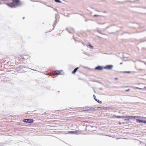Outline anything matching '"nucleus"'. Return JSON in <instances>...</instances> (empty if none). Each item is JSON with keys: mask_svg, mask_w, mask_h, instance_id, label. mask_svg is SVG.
Wrapping results in <instances>:
<instances>
[{"mask_svg": "<svg viewBox=\"0 0 146 146\" xmlns=\"http://www.w3.org/2000/svg\"><path fill=\"white\" fill-rule=\"evenodd\" d=\"M113 66L112 65H107L104 67V68L106 69L111 70L113 67Z\"/></svg>", "mask_w": 146, "mask_h": 146, "instance_id": "nucleus-1", "label": "nucleus"}, {"mask_svg": "<svg viewBox=\"0 0 146 146\" xmlns=\"http://www.w3.org/2000/svg\"><path fill=\"white\" fill-rule=\"evenodd\" d=\"M24 122L29 123H32L33 121V120L32 119H25L23 120Z\"/></svg>", "mask_w": 146, "mask_h": 146, "instance_id": "nucleus-2", "label": "nucleus"}, {"mask_svg": "<svg viewBox=\"0 0 146 146\" xmlns=\"http://www.w3.org/2000/svg\"><path fill=\"white\" fill-rule=\"evenodd\" d=\"M6 4L11 8H14L16 6V5L14 4L13 3H7Z\"/></svg>", "mask_w": 146, "mask_h": 146, "instance_id": "nucleus-3", "label": "nucleus"}, {"mask_svg": "<svg viewBox=\"0 0 146 146\" xmlns=\"http://www.w3.org/2000/svg\"><path fill=\"white\" fill-rule=\"evenodd\" d=\"M103 68H104L103 66H98L96 67L95 69L96 70H103Z\"/></svg>", "mask_w": 146, "mask_h": 146, "instance_id": "nucleus-4", "label": "nucleus"}, {"mask_svg": "<svg viewBox=\"0 0 146 146\" xmlns=\"http://www.w3.org/2000/svg\"><path fill=\"white\" fill-rule=\"evenodd\" d=\"M62 70H57L55 71V72H54V75H57V74H61V73L62 72Z\"/></svg>", "mask_w": 146, "mask_h": 146, "instance_id": "nucleus-5", "label": "nucleus"}, {"mask_svg": "<svg viewBox=\"0 0 146 146\" xmlns=\"http://www.w3.org/2000/svg\"><path fill=\"white\" fill-rule=\"evenodd\" d=\"M137 122L138 123H146V121L145 120H142L140 119H136Z\"/></svg>", "mask_w": 146, "mask_h": 146, "instance_id": "nucleus-6", "label": "nucleus"}, {"mask_svg": "<svg viewBox=\"0 0 146 146\" xmlns=\"http://www.w3.org/2000/svg\"><path fill=\"white\" fill-rule=\"evenodd\" d=\"M139 117L137 116H130V119H135L136 118H139Z\"/></svg>", "mask_w": 146, "mask_h": 146, "instance_id": "nucleus-7", "label": "nucleus"}, {"mask_svg": "<svg viewBox=\"0 0 146 146\" xmlns=\"http://www.w3.org/2000/svg\"><path fill=\"white\" fill-rule=\"evenodd\" d=\"M77 133V131H71L68 132L69 133H70L72 134H76Z\"/></svg>", "mask_w": 146, "mask_h": 146, "instance_id": "nucleus-8", "label": "nucleus"}, {"mask_svg": "<svg viewBox=\"0 0 146 146\" xmlns=\"http://www.w3.org/2000/svg\"><path fill=\"white\" fill-rule=\"evenodd\" d=\"M95 109V108H91L90 109L89 108H88L86 110V111H89L90 110H93Z\"/></svg>", "mask_w": 146, "mask_h": 146, "instance_id": "nucleus-9", "label": "nucleus"}, {"mask_svg": "<svg viewBox=\"0 0 146 146\" xmlns=\"http://www.w3.org/2000/svg\"><path fill=\"white\" fill-rule=\"evenodd\" d=\"M78 69V67H77L75 68L74 70L72 72L73 74H74L76 73V72L77 70Z\"/></svg>", "mask_w": 146, "mask_h": 146, "instance_id": "nucleus-10", "label": "nucleus"}, {"mask_svg": "<svg viewBox=\"0 0 146 146\" xmlns=\"http://www.w3.org/2000/svg\"><path fill=\"white\" fill-rule=\"evenodd\" d=\"M125 118H126L127 119H125V120H129V119H130V116H126Z\"/></svg>", "mask_w": 146, "mask_h": 146, "instance_id": "nucleus-11", "label": "nucleus"}, {"mask_svg": "<svg viewBox=\"0 0 146 146\" xmlns=\"http://www.w3.org/2000/svg\"><path fill=\"white\" fill-rule=\"evenodd\" d=\"M13 2H16L17 3H18L19 2V0H12Z\"/></svg>", "mask_w": 146, "mask_h": 146, "instance_id": "nucleus-12", "label": "nucleus"}, {"mask_svg": "<svg viewBox=\"0 0 146 146\" xmlns=\"http://www.w3.org/2000/svg\"><path fill=\"white\" fill-rule=\"evenodd\" d=\"M88 45L90 47V48H92V49H93V46H92L90 44V43H88Z\"/></svg>", "mask_w": 146, "mask_h": 146, "instance_id": "nucleus-13", "label": "nucleus"}, {"mask_svg": "<svg viewBox=\"0 0 146 146\" xmlns=\"http://www.w3.org/2000/svg\"><path fill=\"white\" fill-rule=\"evenodd\" d=\"M54 1L57 3H61V1L60 0H54Z\"/></svg>", "mask_w": 146, "mask_h": 146, "instance_id": "nucleus-14", "label": "nucleus"}, {"mask_svg": "<svg viewBox=\"0 0 146 146\" xmlns=\"http://www.w3.org/2000/svg\"><path fill=\"white\" fill-rule=\"evenodd\" d=\"M101 16L99 15H94V17H100Z\"/></svg>", "mask_w": 146, "mask_h": 146, "instance_id": "nucleus-15", "label": "nucleus"}, {"mask_svg": "<svg viewBox=\"0 0 146 146\" xmlns=\"http://www.w3.org/2000/svg\"><path fill=\"white\" fill-rule=\"evenodd\" d=\"M99 109H102V108L101 107H98L97 108H96V109H95V110H98Z\"/></svg>", "mask_w": 146, "mask_h": 146, "instance_id": "nucleus-16", "label": "nucleus"}, {"mask_svg": "<svg viewBox=\"0 0 146 146\" xmlns=\"http://www.w3.org/2000/svg\"><path fill=\"white\" fill-rule=\"evenodd\" d=\"M115 117L117 118H121V116H115Z\"/></svg>", "mask_w": 146, "mask_h": 146, "instance_id": "nucleus-17", "label": "nucleus"}, {"mask_svg": "<svg viewBox=\"0 0 146 146\" xmlns=\"http://www.w3.org/2000/svg\"><path fill=\"white\" fill-rule=\"evenodd\" d=\"M97 102H98L99 103H100V104H101L102 102L101 101H100L99 100H97Z\"/></svg>", "mask_w": 146, "mask_h": 146, "instance_id": "nucleus-18", "label": "nucleus"}, {"mask_svg": "<svg viewBox=\"0 0 146 146\" xmlns=\"http://www.w3.org/2000/svg\"><path fill=\"white\" fill-rule=\"evenodd\" d=\"M135 88L137 89H140V90L142 89L141 88H138V87H135Z\"/></svg>", "mask_w": 146, "mask_h": 146, "instance_id": "nucleus-19", "label": "nucleus"}, {"mask_svg": "<svg viewBox=\"0 0 146 146\" xmlns=\"http://www.w3.org/2000/svg\"><path fill=\"white\" fill-rule=\"evenodd\" d=\"M123 72L124 73H129L130 72V71H124Z\"/></svg>", "mask_w": 146, "mask_h": 146, "instance_id": "nucleus-20", "label": "nucleus"}, {"mask_svg": "<svg viewBox=\"0 0 146 146\" xmlns=\"http://www.w3.org/2000/svg\"><path fill=\"white\" fill-rule=\"evenodd\" d=\"M94 99L96 101H97V100L96 99V96H95V95H94Z\"/></svg>", "mask_w": 146, "mask_h": 146, "instance_id": "nucleus-21", "label": "nucleus"}, {"mask_svg": "<svg viewBox=\"0 0 146 146\" xmlns=\"http://www.w3.org/2000/svg\"><path fill=\"white\" fill-rule=\"evenodd\" d=\"M126 116H121V118H125Z\"/></svg>", "mask_w": 146, "mask_h": 146, "instance_id": "nucleus-22", "label": "nucleus"}, {"mask_svg": "<svg viewBox=\"0 0 146 146\" xmlns=\"http://www.w3.org/2000/svg\"><path fill=\"white\" fill-rule=\"evenodd\" d=\"M129 90H130V89H128L126 90H125V91L126 92H128V91H129Z\"/></svg>", "mask_w": 146, "mask_h": 146, "instance_id": "nucleus-23", "label": "nucleus"}, {"mask_svg": "<svg viewBox=\"0 0 146 146\" xmlns=\"http://www.w3.org/2000/svg\"><path fill=\"white\" fill-rule=\"evenodd\" d=\"M115 80H117L118 79V78H115Z\"/></svg>", "mask_w": 146, "mask_h": 146, "instance_id": "nucleus-24", "label": "nucleus"}, {"mask_svg": "<svg viewBox=\"0 0 146 146\" xmlns=\"http://www.w3.org/2000/svg\"><path fill=\"white\" fill-rule=\"evenodd\" d=\"M122 62H121V63H120V64H122Z\"/></svg>", "mask_w": 146, "mask_h": 146, "instance_id": "nucleus-25", "label": "nucleus"}, {"mask_svg": "<svg viewBox=\"0 0 146 146\" xmlns=\"http://www.w3.org/2000/svg\"><path fill=\"white\" fill-rule=\"evenodd\" d=\"M144 88H145V89H146V87H144Z\"/></svg>", "mask_w": 146, "mask_h": 146, "instance_id": "nucleus-26", "label": "nucleus"}, {"mask_svg": "<svg viewBox=\"0 0 146 146\" xmlns=\"http://www.w3.org/2000/svg\"><path fill=\"white\" fill-rule=\"evenodd\" d=\"M1 4V3L0 2V4Z\"/></svg>", "mask_w": 146, "mask_h": 146, "instance_id": "nucleus-27", "label": "nucleus"}, {"mask_svg": "<svg viewBox=\"0 0 146 146\" xmlns=\"http://www.w3.org/2000/svg\"><path fill=\"white\" fill-rule=\"evenodd\" d=\"M69 32V33H70V32H69Z\"/></svg>", "mask_w": 146, "mask_h": 146, "instance_id": "nucleus-28", "label": "nucleus"}, {"mask_svg": "<svg viewBox=\"0 0 146 146\" xmlns=\"http://www.w3.org/2000/svg\"><path fill=\"white\" fill-rule=\"evenodd\" d=\"M67 31H68V29H67Z\"/></svg>", "mask_w": 146, "mask_h": 146, "instance_id": "nucleus-29", "label": "nucleus"}]
</instances>
